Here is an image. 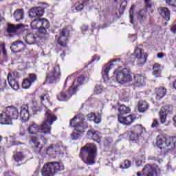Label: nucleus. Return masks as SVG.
<instances>
[{"instance_id":"f257e3e1","label":"nucleus","mask_w":176,"mask_h":176,"mask_svg":"<svg viewBox=\"0 0 176 176\" xmlns=\"http://www.w3.org/2000/svg\"><path fill=\"white\" fill-rule=\"evenodd\" d=\"M96 156H97V146L96 144H87L81 148L80 157L87 166H92L96 163L94 160Z\"/></svg>"},{"instance_id":"f03ea898","label":"nucleus","mask_w":176,"mask_h":176,"mask_svg":"<svg viewBox=\"0 0 176 176\" xmlns=\"http://www.w3.org/2000/svg\"><path fill=\"white\" fill-rule=\"evenodd\" d=\"M20 116L19 109L10 106L5 108L3 113L1 114V122L2 124H12V120H17Z\"/></svg>"},{"instance_id":"7ed1b4c3","label":"nucleus","mask_w":176,"mask_h":176,"mask_svg":"<svg viewBox=\"0 0 176 176\" xmlns=\"http://www.w3.org/2000/svg\"><path fill=\"white\" fill-rule=\"evenodd\" d=\"M64 170V165L58 162H48L44 164L41 170L43 176H54L57 173Z\"/></svg>"},{"instance_id":"20e7f679","label":"nucleus","mask_w":176,"mask_h":176,"mask_svg":"<svg viewBox=\"0 0 176 176\" xmlns=\"http://www.w3.org/2000/svg\"><path fill=\"white\" fill-rule=\"evenodd\" d=\"M57 120V116L48 110L45 112L44 121L41 123V129L44 133H48L49 135L52 134V124Z\"/></svg>"},{"instance_id":"39448f33","label":"nucleus","mask_w":176,"mask_h":176,"mask_svg":"<svg viewBox=\"0 0 176 176\" xmlns=\"http://www.w3.org/2000/svg\"><path fill=\"white\" fill-rule=\"evenodd\" d=\"M85 120V116L83 114H78L70 121V126L74 127V130L78 133H84L85 130L87 129V124L83 123Z\"/></svg>"},{"instance_id":"423d86ee","label":"nucleus","mask_w":176,"mask_h":176,"mask_svg":"<svg viewBox=\"0 0 176 176\" xmlns=\"http://www.w3.org/2000/svg\"><path fill=\"white\" fill-rule=\"evenodd\" d=\"M133 78V73L127 68H124L118 72L116 75V80L118 83H120V85H124V83H127V82H131Z\"/></svg>"},{"instance_id":"0eeeda50","label":"nucleus","mask_w":176,"mask_h":176,"mask_svg":"<svg viewBox=\"0 0 176 176\" xmlns=\"http://www.w3.org/2000/svg\"><path fill=\"white\" fill-rule=\"evenodd\" d=\"M134 58L139 67H142L146 63L148 55L144 52V50L140 48H135L134 52L131 55V58Z\"/></svg>"},{"instance_id":"6e6552de","label":"nucleus","mask_w":176,"mask_h":176,"mask_svg":"<svg viewBox=\"0 0 176 176\" xmlns=\"http://www.w3.org/2000/svg\"><path fill=\"white\" fill-rule=\"evenodd\" d=\"M60 66L55 65L47 74L46 80L47 83H56L60 79Z\"/></svg>"},{"instance_id":"1a4fd4ad","label":"nucleus","mask_w":176,"mask_h":176,"mask_svg":"<svg viewBox=\"0 0 176 176\" xmlns=\"http://www.w3.org/2000/svg\"><path fill=\"white\" fill-rule=\"evenodd\" d=\"M111 63H117V65H118V67H122V65H124V63H123V61H122V60L120 58L112 59L110 63L104 65V71H103V76L104 79H107V80H109L108 72H109L111 69H113L115 67V65Z\"/></svg>"},{"instance_id":"9d476101","label":"nucleus","mask_w":176,"mask_h":176,"mask_svg":"<svg viewBox=\"0 0 176 176\" xmlns=\"http://www.w3.org/2000/svg\"><path fill=\"white\" fill-rule=\"evenodd\" d=\"M144 126L141 124H137L131 128L130 131V140L131 141H138L141 134L144 133Z\"/></svg>"},{"instance_id":"9b49d317","label":"nucleus","mask_w":176,"mask_h":176,"mask_svg":"<svg viewBox=\"0 0 176 176\" xmlns=\"http://www.w3.org/2000/svg\"><path fill=\"white\" fill-rule=\"evenodd\" d=\"M28 131L31 135H35L38 134V133H41V134H43L44 135H49V133H45L42 130V124L39 126L36 122H32V124L29 126Z\"/></svg>"},{"instance_id":"f8f14e48","label":"nucleus","mask_w":176,"mask_h":176,"mask_svg":"<svg viewBox=\"0 0 176 176\" xmlns=\"http://www.w3.org/2000/svg\"><path fill=\"white\" fill-rule=\"evenodd\" d=\"M69 95H67L64 92H60L57 95V98L59 101H67L68 97H71L72 94H75L76 93V87H75V82H73V85L70 87L69 90Z\"/></svg>"},{"instance_id":"ddd939ff","label":"nucleus","mask_w":176,"mask_h":176,"mask_svg":"<svg viewBox=\"0 0 176 176\" xmlns=\"http://www.w3.org/2000/svg\"><path fill=\"white\" fill-rule=\"evenodd\" d=\"M68 36H69V30L67 28L63 29L58 39V43L59 45H60V46H67V41H68Z\"/></svg>"},{"instance_id":"4468645a","label":"nucleus","mask_w":176,"mask_h":176,"mask_svg":"<svg viewBox=\"0 0 176 176\" xmlns=\"http://www.w3.org/2000/svg\"><path fill=\"white\" fill-rule=\"evenodd\" d=\"M24 47L25 45L23 41H16L12 43L10 50L12 53H21V52H24Z\"/></svg>"},{"instance_id":"2eb2a0df","label":"nucleus","mask_w":176,"mask_h":176,"mask_svg":"<svg viewBox=\"0 0 176 176\" xmlns=\"http://www.w3.org/2000/svg\"><path fill=\"white\" fill-rule=\"evenodd\" d=\"M133 85L137 87H144L146 85V78L141 74H135L133 76Z\"/></svg>"},{"instance_id":"dca6fc26","label":"nucleus","mask_w":176,"mask_h":176,"mask_svg":"<svg viewBox=\"0 0 176 176\" xmlns=\"http://www.w3.org/2000/svg\"><path fill=\"white\" fill-rule=\"evenodd\" d=\"M118 122L121 123V124H124V126H130L134 122L135 118L133 115H129L126 117L122 115H118Z\"/></svg>"},{"instance_id":"f3484780","label":"nucleus","mask_w":176,"mask_h":176,"mask_svg":"<svg viewBox=\"0 0 176 176\" xmlns=\"http://www.w3.org/2000/svg\"><path fill=\"white\" fill-rule=\"evenodd\" d=\"M173 112V107L166 106L164 109H162L160 111V119L161 123H166L167 120V113H171Z\"/></svg>"},{"instance_id":"a211bd4d","label":"nucleus","mask_w":176,"mask_h":176,"mask_svg":"<svg viewBox=\"0 0 176 176\" xmlns=\"http://www.w3.org/2000/svg\"><path fill=\"white\" fill-rule=\"evenodd\" d=\"M156 167L157 168V166H152L151 164H146L143 168V175L144 176H153L156 174L157 169L155 168Z\"/></svg>"},{"instance_id":"6ab92c4d","label":"nucleus","mask_w":176,"mask_h":176,"mask_svg":"<svg viewBox=\"0 0 176 176\" xmlns=\"http://www.w3.org/2000/svg\"><path fill=\"white\" fill-rule=\"evenodd\" d=\"M13 74L12 73L8 74L7 79L9 83V85L14 90H19V85L17 79L13 78Z\"/></svg>"},{"instance_id":"aec40b11","label":"nucleus","mask_w":176,"mask_h":176,"mask_svg":"<svg viewBox=\"0 0 176 176\" xmlns=\"http://www.w3.org/2000/svg\"><path fill=\"white\" fill-rule=\"evenodd\" d=\"M25 41L28 45H35L38 43V37L34 34V33H28L26 34Z\"/></svg>"},{"instance_id":"412c9836","label":"nucleus","mask_w":176,"mask_h":176,"mask_svg":"<svg viewBox=\"0 0 176 176\" xmlns=\"http://www.w3.org/2000/svg\"><path fill=\"white\" fill-rule=\"evenodd\" d=\"M20 116L23 122H27L30 119V112L28 111V106H22L20 111Z\"/></svg>"},{"instance_id":"4be33fe9","label":"nucleus","mask_w":176,"mask_h":176,"mask_svg":"<svg viewBox=\"0 0 176 176\" xmlns=\"http://www.w3.org/2000/svg\"><path fill=\"white\" fill-rule=\"evenodd\" d=\"M87 137L92 138L94 141H100V140H101L100 132L94 129L89 130L87 133Z\"/></svg>"},{"instance_id":"5701e85b","label":"nucleus","mask_w":176,"mask_h":176,"mask_svg":"<svg viewBox=\"0 0 176 176\" xmlns=\"http://www.w3.org/2000/svg\"><path fill=\"white\" fill-rule=\"evenodd\" d=\"M24 25L23 24H18L14 25L12 23H8L7 26V32L8 34H14V32H17V30H20V28H23Z\"/></svg>"},{"instance_id":"b1692460","label":"nucleus","mask_w":176,"mask_h":176,"mask_svg":"<svg viewBox=\"0 0 176 176\" xmlns=\"http://www.w3.org/2000/svg\"><path fill=\"white\" fill-rule=\"evenodd\" d=\"M148 10L145 9H142L140 10L138 14V20L140 21V24H144L146 21L148 17Z\"/></svg>"},{"instance_id":"393cba45","label":"nucleus","mask_w":176,"mask_h":176,"mask_svg":"<svg viewBox=\"0 0 176 176\" xmlns=\"http://www.w3.org/2000/svg\"><path fill=\"white\" fill-rule=\"evenodd\" d=\"M167 137L163 134H160L157 137V146H163V148H166L167 145Z\"/></svg>"},{"instance_id":"a878e982","label":"nucleus","mask_w":176,"mask_h":176,"mask_svg":"<svg viewBox=\"0 0 176 176\" xmlns=\"http://www.w3.org/2000/svg\"><path fill=\"white\" fill-rule=\"evenodd\" d=\"M155 94L156 99L162 100V98H163V97L166 96V94H167V90L166 89V88L160 87L155 89Z\"/></svg>"},{"instance_id":"bb28decb","label":"nucleus","mask_w":176,"mask_h":176,"mask_svg":"<svg viewBox=\"0 0 176 176\" xmlns=\"http://www.w3.org/2000/svg\"><path fill=\"white\" fill-rule=\"evenodd\" d=\"M138 111L141 113L148 111L149 109V104L145 100H140L138 104Z\"/></svg>"},{"instance_id":"cd10ccee","label":"nucleus","mask_w":176,"mask_h":176,"mask_svg":"<svg viewBox=\"0 0 176 176\" xmlns=\"http://www.w3.org/2000/svg\"><path fill=\"white\" fill-rule=\"evenodd\" d=\"M14 18L16 21H20L24 19V10L23 9H17L14 11L13 14Z\"/></svg>"},{"instance_id":"c85d7f7f","label":"nucleus","mask_w":176,"mask_h":176,"mask_svg":"<svg viewBox=\"0 0 176 176\" xmlns=\"http://www.w3.org/2000/svg\"><path fill=\"white\" fill-rule=\"evenodd\" d=\"M25 157H27V156L21 151L16 152L13 155V159L14 162H16L17 163L23 162Z\"/></svg>"},{"instance_id":"c756f323","label":"nucleus","mask_w":176,"mask_h":176,"mask_svg":"<svg viewBox=\"0 0 176 176\" xmlns=\"http://www.w3.org/2000/svg\"><path fill=\"white\" fill-rule=\"evenodd\" d=\"M40 140H41V141H45L46 138H45L42 135L32 137L31 141L34 144V145H36V148H38V145L41 144V142H39Z\"/></svg>"},{"instance_id":"7c9ffc66","label":"nucleus","mask_w":176,"mask_h":176,"mask_svg":"<svg viewBox=\"0 0 176 176\" xmlns=\"http://www.w3.org/2000/svg\"><path fill=\"white\" fill-rule=\"evenodd\" d=\"M160 14L161 16H162L163 19H165L166 21H168L170 20V11L167 8L162 7L160 8Z\"/></svg>"},{"instance_id":"2f4dec72","label":"nucleus","mask_w":176,"mask_h":176,"mask_svg":"<svg viewBox=\"0 0 176 176\" xmlns=\"http://www.w3.org/2000/svg\"><path fill=\"white\" fill-rule=\"evenodd\" d=\"M130 107H126L124 104H122L118 108V112L120 113V115H127V113H130L131 112Z\"/></svg>"},{"instance_id":"473e14b6","label":"nucleus","mask_w":176,"mask_h":176,"mask_svg":"<svg viewBox=\"0 0 176 176\" xmlns=\"http://www.w3.org/2000/svg\"><path fill=\"white\" fill-rule=\"evenodd\" d=\"M166 146L170 148H175L176 146V137L167 138Z\"/></svg>"},{"instance_id":"72a5a7b5","label":"nucleus","mask_w":176,"mask_h":176,"mask_svg":"<svg viewBox=\"0 0 176 176\" xmlns=\"http://www.w3.org/2000/svg\"><path fill=\"white\" fill-rule=\"evenodd\" d=\"M31 28L32 30H39L41 28V18L36 19L31 22Z\"/></svg>"},{"instance_id":"f704fd0d","label":"nucleus","mask_w":176,"mask_h":176,"mask_svg":"<svg viewBox=\"0 0 176 176\" xmlns=\"http://www.w3.org/2000/svg\"><path fill=\"white\" fill-rule=\"evenodd\" d=\"M153 69V75H154V76H156L157 78V76H159L160 74H162V69H160V65H159V63H155Z\"/></svg>"},{"instance_id":"c9c22d12","label":"nucleus","mask_w":176,"mask_h":176,"mask_svg":"<svg viewBox=\"0 0 176 176\" xmlns=\"http://www.w3.org/2000/svg\"><path fill=\"white\" fill-rule=\"evenodd\" d=\"M41 20V28L49 30L50 28V22L45 18H40Z\"/></svg>"},{"instance_id":"e433bc0d","label":"nucleus","mask_w":176,"mask_h":176,"mask_svg":"<svg viewBox=\"0 0 176 176\" xmlns=\"http://www.w3.org/2000/svg\"><path fill=\"white\" fill-rule=\"evenodd\" d=\"M54 146V148L55 151V153H60L63 152V149H64V146H63V143L61 142H58L56 144H52Z\"/></svg>"},{"instance_id":"4c0bfd02","label":"nucleus","mask_w":176,"mask_h":176,"mask_svg":"<svg viewBox=\"0 0 176 176\" xmlns=\"http://www.w3.org/2000/svg\"><path fill=\"white\" fill-rule=\"evenodd\" d=\"M74 5L76 6V10L80 12L85 8V1H82L81 2L80 1H76Z\"/></svg>"},{"instance_id":"58836bf2","label":"nucleus","mask_w":176,"mask_h":176,"mask_svg":"<svg viewBox=\"0 0 176 176\" xmlns=\"http://www.w3.org/2000/svg\"><path fill=\"white\" fill-rule=\"evenodd\" d=\"M47 35V29L45 28H40L38 29V38L42 39L43 38H45Z\"/></svg>"},{"instance_id":"ea45409f","label":"nucleus","mask_w":176,"mask_h":176,"mask_svg":"<svg viewBox=\"0 0 176 176\" xmlns=\"http://www.w3.org/2000/svg\"><path fill=\"white\" fill-rule=\"evenodd\" d=\"M134 9H135V6L132 5L129 10V20L131 24H134Z\"/></svg>"},{"instance_id":"a19ab883","label":"nucleus","mask_w":176,"mask_h":176,"mask_svg":"<svg viewBox=\"0 0 176 176\" xmlns=\"http://www.w3.org/2000/svg\"><path fill=\"white\" fill-rule=\"evenodd\" d=\"M82 135H83V133L76 131L72 133L71 138L73 140H79V138H82Z\"/></svg>"},{"instance_id":"79ce46f5","label":"nucleus","mask_w":176,"mask_h":176,"mask_svg":"<svg viewBox=\"0 0 176 176\" xmlns=\"http://www.w3.org/2000/svg\"><path fill=\"white\" fill-rule=\"evenodd\" d=\"M37 17H42L45 13V9L42 7H34Z\"/></svg>"},{"instance_id":"37998d69","label":"nucleus","mask_w":176,"mask_h":176,"mask_svg":"<svg viewBox=\"0 0 176 176\" xmlns=\"http://www.w3.org/2000/svg\"><path fill=\"white\" fill-rule=\"evenodd\" d=\"M32 85V82L28 80V78H26L23 80L22 83V87L23 89H30L31 87V85Z\"/></svg>"},{"instance_id":"c03bdc74","label":"nucleus","mask_w":176,"mask_h":176,"mask_svg":"<svg viewBox=\"0 0 176 176\" xmlns=\"http://www.w3.org/2000/svg\"><path fill=\"white\" fill-rule=\"evenodd\" d=\"M47 154L50 156H54V155H56V151L54 148L53 144L48 147L47 149Z\"/></svg>"},{"instance_id":"a18cd8bd","label":"nucleus","mask_w":176,"mask_h":176,"mask_svg":"<svg viewBox=\"0 0 176 176\" xmlns=\"http://www.w3.org/2000/svg\"><path fill=\"white\" fill-rule=\"evenodd\" d=\"M29 17H30V19L38 17V16L36 15V10H35V7L31 8L29 10Z\"/></svg>"},{"instance_id":"49530a36","label":"nucleus","mask_w":176,"mask_h":176,"mask_svg":"<svg viewBox=\"0 0 176 176\" xmlns=\"http://www.w3.org/2000/svg\"><path fill=\"white\" fill-rule=\"evenodd\" d=\"M151 8H152V1L151 0H144V8L143 9L148 10Z\"/></svg>"},{"instance_id":"de8ad7c7","label":"nucleus","mask_w":176,"mask_h":176,"mask_svg":"<svg viewBox=\"0 0 176 176\" xmlns=\"http://www.w3.org/2000/svg\"><path fill=\"white\" fill-rule=\"evenodd\" d=\"M131 166V162L129 161V160H125L123 163V164H122L120 166L121 168H129Z\"/></svg>"},{"instance_id":"09e8293b","label":"nucleus","mask_w":176,"mask_h":176,"mask_svg":"<svg viewBox=\"0 0 176 176\" xmlns=\"http://www.w3.org/2000/svg\"><path fill=\"white\" fill-rule=\"evenodd\" d=\"M94 122L96 124H99V123H101V114L96 115L95 118H94Z\"/></svg>"},{"instance_id":"8fccbe9b","label":"nucleus","mask_w":176,"mask_h":176,"mask_svg":"<svg viewBox=\"0 0 176 176\" xmlns=\"http://www.w3.org/2000/svg\"><path fill=\"white\" fill-rule=\"evenodd\" d=\"M166 3L172 8H176V0H166Z\"/></svg>"},{"instance_id":"3c124183","label":"nucleus","mask_w":176,"mask_h":176,"mask_svg":"<svg viewBox=\"0 0 176 176\" xmlns=\"http://www.w3.org/2000/svg\"><path fill=\"white\" fill-rule=\"evenodd\" d=\"M28 80H30V82L32 83H34V82H35V80H36V75L32 74L29 75V78H28Z\"/></svg>"},{"instance_id":"603ef678","label":"nucleus","mask_w":176,"mask_h":176,"mask_svg":"<svg viewBox=\"0 0 176 176\" xmlns=\"http://www.w3.org/2000/svg\"><path fill=\"white\" fill-rule=\"evenodd\" d=\"M10 74H12L13 79H16L17 80L18 78H20V74H19V72H11Z\"/></svg>"},{"instance_id":"864d4df0","label":"nucleus","mask_w":176,"mask_h":176,"mask_svg":"<svg viewBox=\"0 0 176 176\" xmlns=\"http://www.w3.org/2000/svg\"><path fill=\"white\" fill-rule=\"evenodd\" d=\"M78 83H80V85H83L85 82V76H80L77 79Z\"/></svg>"},{"instance_id":"5fc2aeb1","label":"nucleus","mask_w":176,"mask_h":176,"mask_svg":"<svg viewBox=\"0 0 176 176\" xmlns=\"http://www.w3.org/2000/svg\"><path fill=\"white\" fill-rule=\"evenodd\" d=\"M95 93L96 94H101V93H102V89L100 87H96Z\"/></svg>"},{"instance_id":"6e6d98bb","label":"nucleus","mask_w":176,"mask_h":176,"mask_svg":"<svg viewBox=\"0 0 176 176\" xmlns=\"http://www.w3.org/2000/svg\"><path fill=\"white\" fill-rule=\"evenodd\" d=\"M157 124H159V121L157 120H154L151 124L152 129H155V127H157Z\"/></svg>"},{"instance_id":"4d7b16f0","label":"nucleus","mask_w":176,"mask_h":176,"mask_svg":"<svg viewBox=\"0 0 176 176\" xmlns=\"http://www.w3.org/2000/svg\"><path fill=\"white\" fill-rule=\"evenodd\" d=\"M148 160H153L154 162H159V157L157 156H150L148 157Z\"/></svg>"},{"instance_id":"13d9d810","label":"nucleus","mask_w":176,"mask_h":176,"mask_svg":"<svg viewBox=\"0 0 176 176\" xmlns=\"http://www.w3.org/2000/svg\"><path fill=\"white\" fill-rule=\"evenodd\" d=\"M89 119H90V120H93V119H94V118H96V113H91L87 115Z\"/></svg>"},{"instance_id":"bf43d9fd","label":"nucleus","mask_w":176,"mask_h":176,"mask_svg":"<svg viewBox=\"0 0 176 176\" xmlns=\"http://www.w3.org/2000/svg\"><path fill=\"white\" fill-rule=\"evenodd\" d=\"M170 31L173 34H176V24L172 25V26L170 28Z\"/></svg>"},{"instance_id":"052dcab7","label":"nucleus","mask_w":176,"mask_h":176,"mask_svg":"<svg viewBox=\"0 0 176 176\" xmlns=\"http://www.w3.org/2000/svg\"><path fill=\"white\" fill-rule=\"evenodd\" d=\"M45 98H47V96L46 95L40 96V100L41 101V104H43V101H45Z\"/></svg>"},{"instance_id":"680f3d73","label":"nucleus","mask_w":176,"mask_h":176,"mask_svg":"<svg viewBox=\"0 0 176 176\" xmlns=\"http://www.w3.org/2000/svg\"><path fill=\"white\" fill-rule=\"evenodd\" d=\"M82 32H86L89 30V27L87 25H83L81 28Z\"/></svg>"},{"instance_id":"e2e57ef3","label":"nucleus","mask_w":176,"mask_h":176,"mask_svg":"<svg viewBox=\"0 0 176 176\" xmlns=\"http://www.w3.org/2000/svg\"><path fill=\"white\" fill-rule=\"evenodd\" d=\"M33 105H34V108H36V109L41 108V105H39V104H38L37 101H34L33 102Z\"/></svg>"},{"instance_id":"0e129e2a","label":"nucleus","mask_w":176,"mask_h":176,"mask_svg":"<svg viewBox=\"0 0 176 176\" xmlns=\"http://www.w3.org/2000/svg\"><path fill=\"white\" fill-rule=\"evenodd\" d=\"M157 57L158 58H163V57H164V54L163 52H161V53H158L157 54Z\"/></svg>"},{"instance_id":"69168bd1","label":"nucleus","mask_w":176,"mask_h":176,"mask_svg":"<svg viewBox=\"0 0 176 176\" xmlns=\"http://www.w3.org/2000/svg\"><path fill=\"white\" fill-rule=\"evenodd\" d=\"M2 53H3V56H7L6 49L5 48V45H3Z\"/></svg>"},{"instance_id":"338daca9","label":"nucleus","mask_w":176,"mask_h":176,"mask_svg":"<svg viewBox=\"0 0 176 176\" xmlns=\"http://www.w3.org/2000/svg\"><path fill=\"white\" fill-rule=\"evenodd\" d=\"M2 21H5V18H3L0 14V23H2Z\"/></svg>"},{"instance_id":"774afa93","label":"nucleus","mask_w":176,"mask_h":176,"mask_svg":"<svg viewBox=\"0 0 176 176\" xmlns=\"http://www.w3.org/2000/svg\"><path fill=\"white\" fill-rule=\"evenodd\" d=\"M173 122L176 126V116L175 117H173Z\"/></svg>"}]
</instances>
